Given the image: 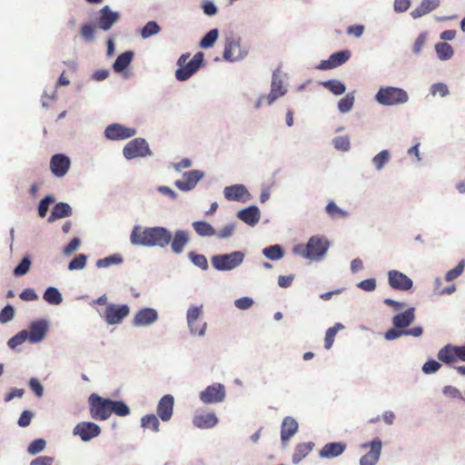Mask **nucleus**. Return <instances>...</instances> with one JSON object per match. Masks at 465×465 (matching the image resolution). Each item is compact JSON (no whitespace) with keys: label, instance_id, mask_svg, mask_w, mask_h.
<instances>
[{"label":"nucleus","instance_id":"obj_1","mask_svg":"<svg viewBox=\"0 0 465 465\" xmlns=\"http://www.w3.org/2000/svg\"><path fill=\"white\" fill-rule=\"evenodd\" d=\"M172 240V233L164 227L142 228L134 226L130 241L134 245L165 247Z\"/></svg>","mask_w":465,"mask_h":465},{"label":"nucleus","instance_id":"obj_2","mask_svg":"<svg viewBox=\"0 0 465 465\" xmlns=\"http://www.w3.org/2000/svg\"><path fill=\"white\" fill-rule=\"evenodd\" d=\"M329 242L323 236H312L307 244H297L293 247L292 251L295 254L310 260L322 259L328 248Z\"/></svg>","mask_w":465,"mask_h":465},{"label":"nucleus","instance_id":"obj_3","mask_svg":"<svg viewBox=\"0 0 465 465\" xmlns=\"http://www.w3.org/2000/svg\"><path fill=\"white\" fill-rule=\"evenodd\" d=\"M190 57L189 54H182L178 61V69L175 72V77L179 81H186L193 74H194L203 63V54L198 52L188 62Z\"/></svg>","mask_w":465,"mask_h":465},{"label":"nucleus","instance_id":"obj_4","mask_svg":"<svg viewBox=\"0 0 465 465\" xmlns=\"http://www.w3.org/2000/svg\"><path fill=\"white\" fill-rule=\"evenodd\" d=\"M408 94L398 87H381L375 95L376 101L383 105H395L408 101Z\"/></svg>","mask_w":465,"mask_h":465},{"label":"nucleus","instance_id":"obj_5","mask_svg":"<svg viewBox=\"0 0 465 465\" xmlns=\"http://www.w3.org/2000/svg\"><path fill=\"white\" fill-rule=\"evenodd\" d=\"M90 405V415L97 420H105L111 416L110 399H104L95 393L88 398Z\"/></svg>","mask_w":465,"mask_h":465},{"label":"nucleus","instance_id":"obj_6","mask_svg":"<svg viewBox=\"0 0 465 465\" xmlns=\"http://www.w3.org/2000/svg\"><path fill=\"white\" fill-rule=\"evenodd\" d=\"M243 253L242 252H233L229 254L215 255L212 258L213 266L219 271H229L243 261Z\"/></svg>","mask_w":465,"mask_h":465},{"label":"nucleus","instance_id":"obj_7","mask_svg":"<svg viewBox=\"0 0 465 465\" xmlns=\"http://www.w3.org/2000/svg\"><path fill=\"white\" fill-rule=\"evenodd\" d=\"M124 156L130 160L137 157H144L151 154L147 142L143 138H135L130 141L123 150Z\"/></svg>","mask_w":465,"mask_h":465},{"label":"nucleus","instance_id":"obj_8","mask_svg":"<svg viewBox=\"0 0 465 465\" xmlns=\"http://www.w3.org/2000/svg\"><path fill=\"white\" fill-rule=\"evenodd\" d=\"M129 312L130 309L126 304H109L104 312V318L110 325L119 324L129 314Z\"/></svg>","mask_w":465,"mask_h":465},{"label":"nucleus","instance_id":"obj_9","mask_svg":"<svg viewBox=\"0 0 465 465\" xmlns=\"http://www.w3.org/2000/svg\"><path fill=\"white\" fill-rule=\"evenodd\" d=\"M199 397L205 404L221 402L225 398V388L221 383H214L201 391Z\"/></svg>","mask_w":465,"mask_h":465},{"label":"nucleus","instance_id":"obj_10","mask_svg":"<svg viewBox=\"0 0 465 465\" xmlns=\"http://www.w3.org/2000/svg\"><path fill=\"white\" fill-rule=\"evenodd\" d=\"M285 93H286V89L284 88V86L282 84V79L278 75L273 74L270 93L267 95L261 96L258 99L256 107L259 108L263 100H266L268 104H272L276 99L284 95Z\"/></svg>","mask_w":465,"mask_h":465},{"label":"nucleus","instance_id":"obj_11","mask_svg":"<svg viewBox=\"0 0 465 465\" xmlns=\"http://www.w3.org/2000/svg\"><path fill=\"white\" fill-rule=\"evenodd\" d=\"M136 130L120 124H112L105 128L104 135L109 140H124L135 135Z\"/></svg>","mask_w":465,"mask_h":465},{"label":"nucleus","instance_id":"obj_12","mask_svg":"<svg viewBox=\"0 0 465 465\" xmlns=\"http://www.w3.org/2000/svg\"><path fill=\"white\" fill-rule=\"evenodd\" d=\"M368 447H370L371 450L361 458L360 465H375L379 460L381 452V440L377 438L369 443L361 445L362 449H367Z\"/></svg>","mask_w":465,"mask_h":465},{"label":"nucleus","instance_id":"obj_13","mask_svg":"<svg viewBox=\"0 0 465 465\" xmlns=\"http://www.w3.org/2000/svg\"><path fill=\"white\" fill-rule=\"evenodd\" d=\"M71 166L69 157L62 153H56L51 157L50 170L58 178L64 177Z\"/></svg>","mask_w":465,"mask_h":465},{"label":"nucleus","instance_id":"obj_14","mask_svg":"<svg viewBox=\"0 0 465 465\" xmlns=\"http://www.w3.org/2000/svg\"><path fill=\"white\" fill-rule=\"evenodd\" d=\"M101 433L100 427L90 421H83L74 428V434L78 435L82 440L88 441Z\"/></svg>","mask_w":465,"mask_h":465},{"label":"nucleus","instance_id":"obj_15","mask_svg":"<svg viewBox=\"0 0 465 465\" xmlns=\"http://www.w3.org/2000/svg\"><path fill=\"white\" fill-rule=\"evenodd\" d=\"M218 418L213 411L199 410L193 418V424L199 429H211L216 426Z\"/></svg>","mask_w":465,"mask_h":465},{"label":"nucleus","instance_id":"obj_16","mask_svg":"<svg viewBox=\"0 0 465 465\" xmlns=\"http://www.w3.org/2000/svg\"><path fill=\"white\" fill-rule=\"evenodd\" d=\"M388 278L390 286L395 290L408 291L413 285L411 278L396 270L390 271Z\"/></svg>","mask_w":465,"mask_h":465},{"label":"nucleus","instance_id":"obj_17","mask_svg":"<svg viewBox=\"0 0 465 465\" xmlns=\"http://www.w3.org/2000/svg\"><path fill=\"white\" fill-rule=\"evenodd\" d=\"M203 177V173L199 170L186 172L182 180H177L174 184L181 191H190L195 187L197 183Z\"/></svg>","mask_w":465,"mask_h":465},{"label":"nucleus","instance_id":"obj_18","mask_svg":"<svg viewBox=\"0 0 465 465\" xmlns=\"http://www.w3.org/2000/svg\"><path fill=\"white\" fill-rule=\"evenodd\" d=\"M243 56L240 39L233 36L227 37L223 51V58L227 61H236Z\"/></svg>","mask_w":465,"mask_h":465},{"label":"nucleus","instance_id":"obj_19","mask_svg":"<svg viewBox=\"0 0 465 465\" xmlns=\"http://www.w3.org/2000/svg\"><path fill=\"white\" fill-rule=\"evenodd\" d=\"M48 330V323L45 320H37L29 326L28 341L31 343H36L44 340Z\"/></svg>","mask_w":465,"mask_h":465},{"label":"nucleus","instance_id":"obj_20","mask_svg":"<svg viewBox=\"0 0 465 465\" xmlns=\"http://www.w3.org/2000/svg\"><path fill=\"white\" fill-rule=\"evenodd\" d=\"M351 57V52L349 50H343L332 54L329 59L322 61L319 68L322 70H329L338 67L346 63Z\"/></svg>","mask_w":465,"mask_h":465},{"label":"nucleus","instance_id":"obj_21","mask_svg":"<svg viewBox=\"0 0 465 465\" xmlns=\"http://www.w3.org/2000/svg\"><path fill=\"white\" fill-rule=\"evenodd\" d=\"M119 18L120 15L117 12L112 11L108 5H105L100 10V16L97 22L98 27L104 31H107Z\"/></svg>","mask_w":465,"mask_h":465},{"label":"nucleus","instance_id":"obj_22","mask_svg":"<svg viewBox=\"0 0 465 465\" xmlns=\"http://www.w3.org/2000/svg\"><path fill=\"white\" fill-rule=\"evenodd\" d=\"M174 400L170 394L164 395L158 402L157 414L163 421H168L173 411Z\"/></svg>","mask_w":465,"mask_h":465},{"label":"nucleus","instance_id":"obj_23","mask_svg":"<svg viewBox=\"0 0 465 465\" xmlns=\"http://www.w3.org/2000/svg\"><path fill=\"white\" fill-rule=\"evenodd\" d=\"M158 319V313L154 309L143 308L137 312L133 323L135 326H146L153 323Z\"/></svg>","mask_w":465,"mask_h":465},{"label":"nucleus","instance_id":"obj_24","mask_svg":"<svg viewBox=\"0 0 465 465\" xmlns=\"http://www.w3.org/2000/svg\"><path fill=\"white\" fill-rule=\"evenodd\" d=\"M202 314V307H192L187 312V322L189 328L193 334L203 335L205 332L206 323L201 327H195V322L199 320Z\"/></svg>","mask_w":465,"mask_h":465},{"label":"nucleus","instance_id":"obj_25","mask_svg":"<svg viewBox=\"0 0 465 465\" xmlns=\"http://www.w3.org/2000/svg\"><path fill=\"white\" fill-rule=\"evenodd\" d=\"M347 448L344 442H330L325 444L320 450V457L331 459L341 455Z\"/></svg>","mask_w":465,"mask_h":465},{"label":"nucleus","instance_id":"obj_26","mask_svg":"<svg viewBox=\"0 0 465 465\" xmlns=\"http://www.w3.org/2000/svg\"><path fill=\"white\" fill-rule=\"evenodd\" d=\"M298 430V422L292 417H285L281 426V440L288 441Z\"/></svg>","mask_w":465,"mask_h":465},{"label":"nucleus","instance_id":"obj_27","mask_svg":"<svg viewBox=\"0 0 465 465\" xmlns=\"http://www.w3.org/2000/svg\"><path fill=\"white\" fill-rule=\"evenodd\" d=\"M440 0H422L419 6L411 12L412 18H420L440 6Z\"/></svg>","mask_w":465,"mask_h":465},{"label":"nucleus","instance_id":"obj_28","mask_svg":"<svg viewBox=\"0 0 465 465\" xmlns=\"http://www.w3.org/2000/svg\"><path fill=\"white\" fill-rule=\"evenodd\" d=\"M189 235L186 231H176L170 242L171 249L174 253H181L184 246L189 242Z\"/></svg>","mask_w":465,"mask_h":465},{"label":"nucleus","instance_id":"obj_29","mask_svg":"<svg viewBox=\"0 0 465 465\" xmlns=\"http://www.w3.org/2000/svg\"><path fill=\"white\" fill-rule=\"evenodd\" d=\"M237 217L249 225L256 224L260 220V211L256 206H250L241 210Z\"/></svg>","mask_w":465,"mask_h":465},{"label":"nucleus","instance_id":"obj_30","mask_svg":"<svg viewBox=\"0 0 465 465\" xmlns=\"http://www.w3.org/2000/svg\"><path fill=\"white\" fill-rule=\"evenodd\" d=\"M414 318V308H410L406 310L404 312L395 315L392 319V323L395 328H406L412 323Z\"/></svg>","mask_w":465,"mask_h":465},{"label":"nucleus","instance_id":"obj_31","mask_svg":"<svg viewBox=\"0 0 465 465\" xmlns=\"http://www.w3.org/2000/svg\"><path fill=\"white\" fill-rule=\"evenodd\" d=\"M71 215L72 208L70 205L66 203H58L54 206L51 214L48 217V222L52 223L57 219L69 217Z\"/></svg>","mask_w":465,"mask_h":465},{"label":"nucleus","instance_id":"obj_32","mask_svg":"<svg viewBox=\"0 0 465 465\" xmlns=\"http://www.w3.org/2000/svg\"><path fill=\"white\" fill-rule=\"evenodd\" d=\"M223 193L227 200L240 201L247 193V190L242 184H235L225 187Z\"/></svg>","mask_w":465,"mask_h":465},{"label":"nucleus","instance_id":"obj_33","mask_svg":"<svg viewBox=\"0 0 465 465\" xmlns=\"http://www.w3.org/2000/svg\"><path fill=\"white\" fill-rule=\"evenodd\" d=\"M134 53L132 51H126L121 54L113 64V68L116 73L123 72L132 62Z\"/></svg>","mask_w":465,"mask_h":465},{"label":"nucleus","instance_id":"obj_34","mask_svg":"<svg viewBox=\"0 0 465 465\" xmlns=\"http://www.w3.org/2000/svg\"><path fill=\"white\" fill-rule=\"evenodd\" d=\"M193 227L197 234L202 237H210L216 234L214 228L210 223L203 221L193 222Z\"/></svg>","mask_w":465,"mask_h":465},{"label":"nucleus","instance_id":"obj_35","mask_svg":"<svg viewBox=\"0 0 465 465\" xmlns=\"http://www.w3.org/2000/svg\"><path fill=\"white\" fill-rule=\"evenodd\" d=\"M313 443L306 442L300 443L296 446L295 451L292 455L293 463H299L303 458H305L312 450Z\"/></svg>","mask_w":465,"mask_h":465},{"label":"nucleus","instance_id":"obj_36","mask_svg":"<svg viewBox=\"0 0 465 465\" xmlns=\"http://www.w3.org/2000/svg\"><path fill=\"white\" fill-rule=\"evenodd\" d=\"M455 353L454 346L448 344L439 351L438 358L442 362L450 364L457 360Z\"/></svg>","mask_w":465,"mask_h":465},{"label":"nucleus","instance_id":"obj_37","mask_svg":"<svg viewBox=\"0 0 465 465\" xmlns=\"http://www.w3.org/2000/svg\"><path fill=\"white\" fill-rule=\"evenodd\" d=\"M344 328V326L340 323V322H337L334 324V326L329 328L327 331H326V333H325V338H324V347L325 349L327 350H330L334 342V340H335V336L337 334V332L340 331V330H342Z\"/></svg>","mask_w":465,"mask_h":465},{"label":"nucleus","instance_id":"obj_38","mask_svg":"<svg viewBox=\"0 0 465 465\" xmlns=\"http://www.w3.org/2000/svg\"><path fill=\"white\" fill-rule=\"evenodd\" d=\"M262 254L272 261H277L283 257V249L278 245H271L262 250Z\"/></svg>","mask_w":465,"mask_h":465},{"label":"nucleus","instance_id":"obj_39","mask_svg":"<svg viewBox=\"0 0 465 465\" xmlns=\"http://www.w3.org/2000/svg\"><path fill=\"white\" fill-rule=\"evenodd\" d=\"M111 414L114 412L115 415L124 417L130 414L129 407L122 401H112L110 403Z\"/></svg>","mask_w":465,"mask_h":465},{"label":"nucleus","instance_id":"obj_40","mask_svg":"<svg viewBox=\"0 0 465 465\" xmlns=\"http://www.w3.org/2000/svg\"><path fill=\"white\" fill-rule=\"evenodd\" d=\"M44 299L50 304L58 305L62 302V295L54 287H48L44 293Z\"/></svg>","mask_w":465,"mask_h":465},{"label":"nucleus","instance_id":"obj_41","mask_svg":"<svg viewBox=\"0 0 465 465\" xmlns=\"http://www.w3.org/2000/svg\"><path fill=\"white\" fill-rule=\"evenodd\" d=\"M438 57L440 60H448L452 57L454 52L450 45L447 43H440L435 46Z\"/></svg>","mask_w":465,"mask_h":465},{"label":"nucleus","instance_id":"obj_42","mask_svg":"<svg viewBox=\"0 0 465 465\" xmlns=\"http://www.w3.org/2000/svg\"><path fill=\"white\" fill-rule=\"evenodd\" d=\"M141 426L144 429H150L153 432H158L160 422L154 414H149L142 418Z\"/></svg>","mask_w":465,"mask_h":465},{"label":"nucleus","instance_id":"obj_43","mask_svg":"<svg viewBox=\"0 0 465 465\" xmlns=\"http://www.w3.org/2000/svg\"><path fill=\"white\" fill-rule=\"evenodd\" d=\"M322 85L335 95L342 94L346 90L344 84L339 80H328Z\"/></svg>","mask_w":465,"mask_h":465},{"label":"nucleus","instance_id":"obj_44","mask_svg":"<svg viewBox=\"0 0 465 465\" xmlns=\"http://www.w3.org/2000/svg\"><path fill=\"white\" fill-rule=\"evenodd\" d=\"M123 262V257L120 254H113L110 256H107L104 259H99L96 262V266L98 268H105L109 267L113 264H120Z\"/></svg>","mask_w":465,"mask_h":465},{"label":"nucleus","instance_id":"obj_45","mask_svg":"<svg viewBox=\"0 0 465 465\" xmlns=\"http://www.w3.org/2000/svg\"><path fill=\"white\" fill-rule=\"evenodd\" d=\"M161 28L158 24L154 21L148 22L142 29L141 35L143 38L146 39L160 32Z\"/></svg>","mask_w":465,"mask_h":465},{"label":"nucleus","instance_id":"obj_46","mask_svg":"<svg viewBox=\"0 0 465 465\" xmlns=\"http://www.w3.org/2000/svg\"><path fill=\"white\" fill-rule=\"evenodd\" d=\"M391 154L389 151L383 150L373 157L372 163L375 165L376 169L380 171L389 162Z\"/></svg>","mask_w":465,"mask_h":465},{"label":"nucleus","instance_id":"obj_47","mask_svg":"<svg viewBox=\"0 0 465 465\" xmlns=\"http://www.w3.org/2000/svg\"><path fill=\"white\" fill-rule=\"evenodd\" d=\"M87 256L84 253L76 255L68 264L70 271L82 270L85 267Z\"/></svg>","mask_w":465,"mask_h":465},{"label":"nucleus","instance_id":"obj_48","mask_svg":"<svg viewBox=\"0 0 465 465\" xmlns=\"http://www.w3.org/2000/svg\"><path fill=\"white\" fill-rule=\"evenodd\" d=\"M325 210L328 215L331 216V218H343L348 215V213L338 207L334 202H330L326 205Z\"/></svg>","mask_w":465,"mask_h":465},{"label":"nucleus","instance_id":"obj_49","mask_svg":"<svg viewBox=\"0 0 465 465\" xmlns=\"http://www.w3.org/2000/svg\"><path fill=\"white\" fill-rule=\"evenodd\" d=\"M217 38H218V30L212 29L201 40L200 46L202 48H209L215 43Z\"/></svg>","mask_w":465,"mask_h":465},{"label":"nucleus","instance_id":"obj_50","mask_svg":"<svg viewBox=\"0 0 465 465\" xmlns=\"http://www.w3.org/2000/svg\"><path fill=\"white\" fill-rule=\"evenodd\" d=\"M27 336L28 332L26 330L20 331L17 334L9 339L7 344L11 349H15L28 340Z\"/></svg>","mask_w":465,"mask_h":465},{"label":"nucleus","instance_id":"obj_51","mask_svg":"<svg viewBox=\"0 0 465 465\" xmlns=\"http://www.w3.org/2000/svg\"><path fill=\"white\" fill-rule=\"evenodd\" d=\"M31 266V260L28 256L24 257L19 264L15 268L14 274L16 277L25 275L27 273Z\"/></svg>","mask_w":465,"mask_h":465},{"label":"nucleus","instance_id":"obj_52","mask_svg":"<svg viewBox=\"0 0 465 465\" xmlns=\"http://www.w3.org/2000/svg\"><path fill=\"white\" fill-rule=\"evenodd\" d=\"M354 104V97L351 94H346L345 97L341 98L338 103V109L341 113L349 112Z\"/></svg>","mask_w":465,"mask_h":465},{"label":"nucleus","instance_id":"obj_53","mask_svg":"<svg viewBox=\"0 0 465 465\" xmlns=\"http://www.w3.org/2000/svg\"><path fill=\"white\" fill-rule=\"evenodd\" d=\"M464 268H465V261L461 260L454 269L450 270L446 273L445 280L447 282H451V281L457 279L463 272Z\"/></svg>","mask_w":465,"mask_h":465},{"label":"nucleus","instance_id":"obj_54","mask_svg":"<svg viewBox=\"0 0 465 465\" xmlns=\"http://www.w3.org/2000/svg\"><path fill=\"white\" fill-rule=\"evenodd\" d=\"M189 258L192 261V262L196 265L197 267L205 270L208 267V262L204 255L203 254H197L193 252H191L189 253Z\"/></svg>","mask_w":465,"mask_h":465},{"label":"nucleus","instance_id":"obj_55","mask_svg":"<svg viewBox=\"0 0 465 465\" xmlns=\"http://www.w3.org/2000/svg\"><path fill=\"white\" fill-rule=\"evenodd\" d=\"M54 202L53 196L47 195L42 199L38 205V214L40 217H45L48 212L49 205Z\"/></svg>","mask_w":465,"mask_h":465},{"label":"nucleus","instance_id":"obj_56","mask_svg":"<svg viewBox=\"0 0 465 465\" xmlns=\"http://www.w3.org/2000/svg\"><path fill=\"white\" fill-rule=\"evenodd\" d=\"M334 147L337 150L346 152L350 149V139L348 136H337L333 139Z\"/></svg>","mask_w":465,"mask_h":465},{"label":"nucleus","instance_id":"obj_57","mask_svg":"<svg viewBox=\"0 0 465 465\" xmlns=\"http://www.w3.org/2000/svg\"><path fill=\"white\" fill-rule=\"evenodd\" d=\"M45 440L43 439L35 440L28 446L27 451L32 455H35L45 448Z\"/></svg>","mask_w":465,"mask_h":465},{"label":"nucleus","instance_id":"obj_58","mask_svg":"<svg viewBox=\"0 0 465 465\" xmlns=\"http://www.w3.org/2000/svg\"><path fill=\"white\" fill-rule=\"evenodd\" d=\"M80 33L83 38L87 42H91L94 38V28L90 24L83 25L81 26Z\"/></svg>","mask_w":465,"mask_h":465},{"label":"nucleus","instance_id":"obj_59","mask_svg":"<svg viewBox=\"0 0 465 465\" xmlns=\"http://www.w3.org/2000/svg\"><path fill=\"white\" fill-rule=\"evenodd\" d=\"M15 315V311L12 305H6L2 311L0 312V322L1 323H6L10 322Z\"/></svg>","mask_w":465,"mask_h":465},{"label":"nucleus","instance_id":"obj_60","mask_svg":"<svg viewBox=\"0 0 465 465\" xmlns=\"http://www.w3.org/2000/svg\"><path fill=\"white\" fill-rule=\"evenodd\" d=\"M80 246V239L74 237L73 238L69 243L64 246V250H63V252L64 255H71L72 253H74Z\"/></svg>","mask_w":465,"mask_h":465},{"label":"nucleus","instance_id":"obj_61","mask_svg":"<svg viewBox=\"0 0 465 465\" xmlns=\"http://www.w3.org/2000/svg\"><path fill=\"white\" fill-rule=\"evenodd\" d=\"M443 394L452 399L463 400L461 392L456 387L450 385L443 388Z\"/></svg>","mask_w":465,"mask_h":465},{"label":"nucleus","instance_id":"obj_62","mask_svg":"<svg viewBox=\"0 0 465 465\" xmlns=\"http://www.w3.org/2000/svg\"><path fill=\"white\" fill-rule=\"evenodd\" d=\"M440 368V364L434 361V360H431V361H426L423 366H422V371L424 373H427V374H430V373H434L436 372Z\"/></svg>","mask_w":465,"mask_h":465},{"label":"nucleus","instance_id":"obj_63","mask_svg":"<svg viewBox=\"0 0 465 465\" xmlns=\"http://www.w3.org/2000/svg\"><path fill=\"white\" fill-rule=\"evenodd\" d=\"M430 91L433 95L439 94L442 97L446 96L449 94L448 86L442 83L434 84L431 86Z\"/></svg>","mask_w":465,"mask_h":465},{"label":"nucleus","instance_id":"obj_64","mask_svg":"<svg viewBox=\"0 0 465 465\" xmlns=\"http://www.w3.org/2000/svg\"><path fill=\"white\" fill-rule=\"evenodd\" d=\"M235 230L234 224L231 223L222 228L215 235L220 239L228 238L232 235Z\"/></svg>","mask_w":465,"mask_h":465}]
</instances>
